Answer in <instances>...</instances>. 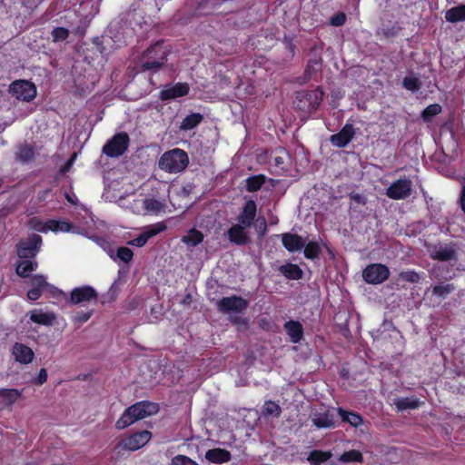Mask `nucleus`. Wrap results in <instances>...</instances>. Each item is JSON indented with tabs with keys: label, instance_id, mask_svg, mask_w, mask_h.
<instances>
[{
	"label": "nucleus",
	"instance_id": "13d9d810",
	"mask_svg": "<svg viewBox=\"0 0 465 465\" xmlns=\"http://www.w3.org/2000/svg\"><path fill=\"white\" fill-rule=\"evenodd\" d=\"M144 207L147 211H155L158 212L162 209V203L155 199H147L144 202Z\"/></svg>",
	"mask_w": 465,
	"mask_h": 465
},
{
	"label": "nucleus",
	"instance_id": "1a4fd4ad",
	"mask_svg": "<svg viewBox=\"0 0 465 465\" xmlns=\"http://www.w3.org/2000/svg\"><path fill=\"white\" fill-rule=\"evenodd\" d=\"M190 84L186 82H178L175 84H166L159 92L158 98L162 102L174 100L189 94Z\"/></svg>",
	"mask_w": 465,
	"mask_h": 465
},
{
	"label": "nucleus",
	"instance_id": "bf43d9fd",
	"mask_svg": "<svg viewBox=\"0 0 465 465\" xmlns=\"http://www.w3.org/2000/svg\"><path fill=\"white\" fill-rule=\"evenodd\" d=\"M97 243L109 254L114 261L116 259L111 244L105 239H98Z\"/></svg>",
	"mask_w": 465,
	"mask_h": 465
},
{
	"label": "nucleus",
	"instance_id": "473e14b6",
	"mask_svg": "<svg viewBox=\"0 0 465 465\" xmlns=\"http://www.w3.org/2000/svg\"><path fill=\"white\" fill-rule=\"evenodd\" d=\"M332 454L329 450H312L307 458V460L312 465H322L331 458Z\"/></svg>",
	"mask_w": 465,
	"mask_h": 465
},
{
	"label": "nucleus",
	"instance_id": "a19ab883",
	"mask_svg": "<svg viewBox=\"0 0 465 465\" xmlns=\"http://www.w3.org/2000/svg\"><path fill=\"white\" fill-rule=\"evenodd\" d=\"M303 254L306 259L315 260L321 254V247L317 242L311 241L306 245L304 244Z\"/></svg>",
	"mask_w": 465,
	"mask_h": 465
},
{
	"label": "nucleus",
	"instance_id": "aec40b11",
	"mask_svg": "<svg viewBox=\"0 0 465 465\" xmlns=\"http://www.w3.org/2000/svg\"><path fill=\"white\" fill-rule=\"evenodd\" d=\"M12 356L15 361L19 362L20 364L26 365L34 361L35 352L25 344L15 342L12 348Z\"/></svg>",
	"mask_w": 465,
	"mask_h": 465
},
{
	"label": "nucleus",
	"instance_id": "0eeeda50",
	"mask_svg": "<svg viewBox=\"0 0 465 465\" xmlns=\"http://www.w3.org/2000/svg\"><path fill=\"white\" fill-rule=\"evenodd\" d=\"M391 272L387 265L382 263H371L362 271V278L369 284H381L387 281Z\"/></svg>",
	"mask_w": 465,
	"mask_h": 465
},
{
	"label": "nucleus",
	"instance_id": "b1692460",
	"mask_svg": "<svg viewBox=\"0 0 465 465\" xmlns=\"http://www.w3.org/2000/svg\"><path fill=\"white\" fill-rule=\"evenodd\" d=\"M284 331L292 343H299L303 337V326L299 321L290 320L283 325Z\"/></svg>",
	"mask_w": 465,
	"mask_h": 465
},
{
	"label": "nucleus",
	"instance_id": "052dcab7",
	"mask_svg": "<svg viewBox=\"0 0 465 465\" xmlns=\"http://www.w3.org/2000/svg\"><path fill=\"white\" fill-rule=\"evenodd\" d=\"M461 191L460 193L459 204L465 214V176L460 178Z\"/></svg>",
	"mask_w": 465,
	"mask_h": 465
},
{
	"label": "nucleus",
	"instance_id": "5fc2aeb1",
	"mask_svg": "<svg viewBox=\"0 0 465 465\" xmlns=\"http://www.w3.org/2000/svg\"><path fill=\"white\" fill-rule=\"evenodd\" d=\"M172 465H199V464L185 455H177L174 458H173Z\"/></svg>",
	"mask_w": 465,
	"mask_h": 465
},
{
	"label": "nucleus",
	"instance_id": "37998d69",
	"mask_svg": "<svg viewBox=\"0 0 465 465\" xmlns=\"http://www.w3.org/2000/svg\"><path fill=\"white\" fill-rule=\"evenodd\" d=\"M456 287L453 283L439 284L432 287V294L436 297L445 299L450 293L453 292Z\"/></svg>",
	"mask_w": 465,
	"mask_h": 465
},
{
	"label": "nucleus",
	"instance_id": "09e8293b",
	"mask_svg": "<svg viewBox=\"0 0 465 465\" xmlns=\"http://www.w3.org/2000/svg\"><path fill=\"white\" fill-rule=\"evenodd\" d=\"M399 278L404 282L411 283H418L420 281V273L413 270L401 272L399 274Z\"/></svg>",
	"mask_w": 465,
	"mask_h": 465
},
{
	"label": "nucleus",
	"instance_id": "e2e57ef3",
	"mask_svg": "<svg viewBox=\"0 0 465 465\" xmlns=\"http://www.w3.org/2000/svg\"><path fill=\"white\" fill-rule=\"evenodd\" d=\"M47 381V371L45 369H41L39 371L38 376L36 378V382L40 385L44 384Z\"/></svg>",
	"mask_w": 465,
	"mask_h": 465
},
{
	"label": "nucleus",
	"instance_id": "c03bdc74",
	"mask_svg": "<svg viewBox=\"0 0 465 465\" xmlns=\"http://www.w3.org/2000/svg\"><path fill=\"white\" fill-rule=\"evenodd\" d=\"M262 413L265 416H274L279 418L282 414V408L280 405L272 401H266L262 406Z\"/></svg>",
	"mask_w": 465,
	"mask_h": 465
},
{
	"label": "nucleus",
	"instance_id": "6e6d98bb",
	"mask_svg": "<svg viewBox=\"0 0 465 465\" xmlns=\"http://www.w3.org/2000/svg\"><path fill=\"white\" fill-rule=\"evenodd\" d=\"M282 43L285 45V48L290 52L291 57L292 58L295 55L296 45L293 43V37L290 35H284L282 39Z\"/></svg>",
	"mask_w": 465,
	"mask_h": 465
},
{
	"label": "nucleus",
	"instance_id": "2f4dec72",
	"mask_svg": "<svg viewBox=\"0 0 465 465\" xmlns=\"http://www.w3.org/2000/svg\"><path fill=\"white\" fill-rule=\"evenodd\" d=\"M203 120V115L200 113H193L185 116L180 125L181 131H190L198 126Z\"/></svg>",
	"mask_w": 465,
	"mask_h": 465
},
{
	"label": "nucleus",
	"instance_id": "58836bf2",
	"mask_svg": "<svg viewBox=\"0 0 465 465\" xmlns=\"http://www.w3.org/2000/svg\"><path fill=\"white\" fill-rule=\"evenodd\" d=\"M339 460L343 463H351V462H363V455L360 450H351L348 451H344L339 458Z\"/></svg>",
	"mask_w": 465,
	"mask_h": 465
},
{
	"label": "nucleus",
	"instance_id": "cd10ccee",
	"mask_svg": "<svg viewBox=\"0 0 465 465\" xmlns=\"http://www.w3.org/2000/svg\"><path fill=\"white\" fill-rule=\"evenodd\" d=\"M337 412L343 422H347L354 428H358L363 424V418L355 411H349L342 408H338Z\"/></svg>",
	"mask_w": 465,
	"mask_h": 465
},
{
	"label": "nucleus",
	"instance_id": "f257e3e1",
	"mask_svg": "<svg viewBox=\"0 0 465 465\" xmlns=\"http://www.w3.org/2000/svg\"><path fill=\"white\" fill-rule=\"evenodd\" d=\"M169 54L170 49L163 45V41H157L143 53L139 64L135 66L136 72H149L150 74L159 72L166 64Z\"/></svg>",
	"mask_w": 465,
	"mask_h": 465
},
{
	"label": "nucleus",
	"instance_id": "72a5a7b5",
	"mask_svg": "<svg viewBox=\"0 0 465 465\" xmlns=\"http://www.w3.org/2000/svg\"><path fill=\"white\" fill-rule=\"evenodd\" d=\"M394 404L398 411H402L418 409L420 405V399L416 397H405L397 400Z\"/></svg>",
	"mask_w": 465,
	"mask_h": 465
},
{
	"label": "nucleus",
	"instance_id": "9b49d317",
	"mask_svg": "<svg viewBox=\"0 0 465 465\" xmlns=\"http://www.w3.org/2000/svg\"><path fill=\"white\" fill-rule=\"evenodd\" d=\"M152 433L149 430H142L132 433L120 441H118V448L121 447L128 450H137L143 447L151 439Z\"/></svg>",
	"mask_w": 465,
	"mask_h": 465
},
{
	"label": "nucleus",
	"instance_id": "ea45409f",
	"mask_svg": "<svg viewBox=\"0 0 465 465\" xmlns=\"http://www.w3.org/2000/svg\"><path fill=\"white\" fill-rule=\"evenodd\" d=\"M402 87L412 93L418 92L421 88V82L416 75L405 76L402 80Z\"/></svg>",
	"mask_w": 465,
	"mask_h": 465
},
{
	"label": "nucleus",
	"instance_id": "423d86ee",
	"mask_svg": "<svg viewBox=\"0 0 465 465\" xmlns=\"http://www.w3.org/2000/svg\"><path fill=\"white\" fill-rule=\"evenodd\" d=\"M248 307L249 301L236 294L223 297L216 302L217 310L223 314L231 312L243 314L247 311Z\"/></svg>",
	"mask_w": 465,
	"mask_h": 465
},
{
	"label": "nucleus",
	"instance_id": "c756f323",
	"mask_svg": "<svg viewBox=\"0 0 465 465\" xmlns=\"http://www.w3.org/2000/svg\"><path fill=\"white\" fill-rule=\"evenodd\" d=\"M115 178H111L110 175L105 174L104 179V192L102 198L105 202L113 203L116 198V188L114 184Z\"/></svg>",
	"mask_w": 465,
	"mask_h": 465
},
{
	"label": "nucleus",
	"instance_id": "603ef678",
	"mask_svg": "<svg viewBox=\"0 0 465 465\" xmlns=\"http://www.w3.org/2000/svg\"><path fill=\"white\" fill-rule=\"evenodd\" d=\"M134 257V252L128 247H118V260L129 262Z\"/></svg>",
	"mask_w": 465,
	"mask_h": 465
},
{
	"label": "nucleus",
	"instance_id": "4d7b16f0",
	"mask_svg": "<svg viewBox=\"0 0 465 465\" xmlns=\"http://www.w3.org/2000/svg\"><path fill=\"white\" fill-rule=\"evenodd\" d=\"M93 312H94L93 309L87 310L85 312H77L74 316V322H80V323L87 322L93 315Z\"/></svg>",
	"mask_w": 465,
	"mask_h": 465
},
{
	"label": "nucleus",
	"instance_id": "412c9836",
	"mask_svg": "<svg viewBox=\"0 0 465 465\" xmlns=\"http://www.w3.org/2000/svg\"><path fill=\"white\" fill-rule=\"evenodd\" d=\"M29 320L38 325L52 326L55 320L56 315L53 312H45L43 309H34L27 312Z\"/></svg>",
	"mask_w": 465,
	"mask_h": 465
},
{
	"label": "nucleus",
	"instance_id": "f3484780",
	"mask_svg": "<svg viewBox=\"0 0 465 465\" xmlns=\"http://www.w3.org/2000/svg\"><path fill=\"white\" fill-rule=\"evenodd\" d=\"M257 214V204L253 200H248L237 216V223L247 228L252 227Z\"/></svg>",
	"mask_w": 465,
	"mask_h": 465
},
{
	"label": "nucleus",
	"instance_id": "de8ad7c7",
	"mask_svg": "<svg viewBox=\"0 0 465 465\" xmlns=\"http://www.w3.org/2000/svg\"><path fill=\"white\" fill-rule=\"evenodd\" d=\"M35 152L33 147L29 145H24L20 147L17 153V159L23 163H27L34 159Z\"/></svg>",
	"mask_w": 465,
	"mask_h": 465
},
{
	"label": "nucleus",
	"instance_id": "7c9ffc66",
	"mask_svg": "<svg viewBox=\"0 0 465 465\" xmlns=\"http://www.w3.org/2000/svg\"><path fill=\"white\" fill-rule=\"evenodd\" d=\"M267 177L264 174H255L249 176L245 180V188L249 193H255L259 191L266 183Z\"/></svg>",
	"mask_w": 465,
	"mask_h": 465
},
{
	"label": "nucleus",
	"instance_id": "0e129e2a",
	"mask_svg": "<svg viewBox=\"0 0 465 465\" xmlns=\"http://www.w3.org/2000/svg\"><path fill=\"white\" fill-rule=\"evenodd\" d=\"M259 228H260V234L264 235L267 231V223H266V220L264 217L262 218V222L260 223Z\"/></svg>",
	"mask_w": 465,
	"mask_h": 465
},
{
	"label": "nucleus",
	"instance_id": "dca6fc26",
	"mask_svg": "<svg viewBox=\"0 0 465 465\" xmlns=\"http://www.w3.org/2000/svg\"><path fill=\"white\" fill-rule=\"evenodd\" d=\"M322 49V47H318L317 45L310 49L311 58L307 63L304 72L305 76L309 79L322 70L323 63Z\"/></svg>",
	"mask_w": 465,
	"mask_h": 465
},
{
	"label": "nucleus",
	"instance_id": "2eb2a0df",
	"mask_svg": "<svg viewBox=\"0 0 465 465\" xmlns=\"http://www.w3.org/2000/svg\"><path fill=\"white\" fill-rule=\"evenodd\" d=\"M354 136L355 129L353 125L350 123H346L340 132L331 135L330 142L332 145L338 148H344L350 143Z\"/></svg>",
	"mask_w": 465,
	"mask_h": 465
},
{
	"label": "nucleus",
	"instance_id": "6e6552de",
	"mask_svg": "<svg viewBox=\"0 0 465 465\" xmlns=\"http://www.w3.org/2000/svg\"><path fill=\"white\" fill-rule=\"evenodd\" d=\"M70 302L87 306L97 302V293L92 286L84 285L72 290L70 294Z\"/></svg>",
	"mask_w": 465,
	"mask_h": 465
},
{
	"label": "nucleus",
	"instance_id": "f704fd0d",
	"mask_svg": "<svg viewBox=\"0 0 465 465\" xmlns=\"http://www.w3.org/2000/svg\"><path fill=\"white\" fill-rule=\"evenodd\" d=\"M22 396V391L16 389H0V398L5 405L14 404Z\"/></svg>",
	"mask_w": 465,
	"mask_h": 465
},
{
	"label": "nucleus",
	"instance_id": "a18cd8bd",
	"mask_svg": "<svg viewBox=\"0 0 465 465\" xmlns=\"http://www.w3.org/2000/svg\"><path fill=\"white\" fill-rule=\"evenodd\" d=\"M49 231L58 232H68L72 230V225L62 220H49Z\"/></svg>",
	"mask_w": 465,
	"mask_h": 465
},
{
	"label": "nucleus",
	"instance_id": "338daca9",
	"mask_svg": "<svg viewBox=\"0 0 465 465\" xmlns=\"http://www.w3.org/2000/svg\"><path fill=\"white\" fill-rule=\"evenodd\" d=\"M275 162H276L277 164H279L281 163L279 158H275Z\"/></svg>",
	"mask_w": 465,
	"mask_h": 465
},
{
	"label": "nucleus",
	"instance_id": "7ed1b4c3",
	"mask_svg": "<svg viewBox=\"0 0 465 465\" xmlns=\"http://www.w3.org/2000/svg\"><path fill=\"white\" fill-rule=\"evenodd\" d=\"M324 93L320 86L312 90L297 92L294 106L305 118L314 114L323 100Z\"/></svg>",
	"mask_w": 465,
	"mask_h": 465
},
{
	"label": "nucleus",
	"instance_id": "e433bc0d",
	"mask_svg": "<svg viewBox=\"0 0 465 465\" xmlns=\"http://www.w3.org/2000/svg\"><path fill=\"white\" fill-rule=\"evenodd\" d=\"M441 106L439 104H431L428 105L420 114V117L424 123H430L432 118L441 113Z\"/></svg>",
	"mask_w": 465,
	"mask_h": 465
},
{
	"label": "nucleus",
	"instance_id": "79ce46f5",
	"mask_svg": "<svg viewBox=\"0 0 465 465\" xmlns=\"http://www.w3.org/2000/svg\"><path fill=\"white\" fill-rule=\"evenodd\" d=\"M203 241V234L202 232L192 229L187 235L183 237V242L187 245L196 246Z\"/></svg>",
	"mask_w": 465,
	"mask_h": 465
},
{
	"label": "nucleus",
	"instance_id": "39448f33",
	"mask_svg": "<svg viewBox=\"0 0 465 465\" xmlns=\"http://www.w3.org/2000/svg\"><path fill=\"white\" fill-rule=\"evenodd\" d=\"M98 163L102 169L103 179H104L105 174L110 175L111 178H115L116 134L113 135L103 147V153L99 158Z\"/></svg>",
	"mask_w": 465,
	"mask_h": 465
},
{
	"label": "nucleus",
	"instance_id": "864d4df0",
	"mask_svg": "<svg viewBox=\"0 0 465 465\" xmlns=\"http://www.w3.org/2000/svg\"><path fill=\"white\" fill-rule=\"evenodd\" d=\"M347 20V16L343 12H338L330 18V25L332 26H342Z\"/></svg>",
	"mask_w": 465,
	"mask_h": 465
},
{
	"label": "nucleus",
	"instance_id": "a878e982",
	"mask_svg": "<svg viewBox=\"0 0 465 465\" xmlns=\"http://www.w3.org/2000/svg\"><path fill=\"white\" fill-rule=\"evenodd\" d=\"M312 423L319 429L332 428L335 424L334 415L329 410L315 413L312 418Z\"/></svg>",
	"mask_w": 465,
	"mask_h": 465
},
{
	"label": "nucleus",
	"instance_id": "a211bd4d",
	"mask_svg": "<svg viewBox=\"0 0 465 465\" xmlns=\"http://www.w3.org/2000/svg\"><path fill=\"white\" fill-rule=\"evenodd\" d=\"M31 288L27 292L28 300L34 302L38 300L43 292L47 289L49 283L44 275L36 274L29 280Z\"/></svg>",
	"mask_w": 465,
	"mask_h": 465
},
{
	"label": "nucleus",
	"instance_id": "69168bd1",
	"mask_svg": "<svg viewBox=\"0 0 465 465\" xmlns=\"http://www.w3.org/2000/svg\"><path fill=\"white\" fill-rule=\"evenodd\" d=\"M66 199H67V201H68V202H70V203H74V204L75 203V202L74 201L73 197H71V196H70V195H68V194L66 195Z\"/></svg>",
	"mask_w": 465,
	"mask_h": 465
},
{
	"label": "nucleus",
	"instance_id": "4468645a",
	"mask_svg": "<svg viewBox=\"0 0 465 465\" xmlns=\"http://www.w3.org/2000/svg\"><path fill=\"white\" fill-rule=\"evenodd\" d=\"M166 228L167 226L163 222H160L151 226H148L144 229V231L142 233L129 241L128 243L133 246L143 247L147 243L150 238L165 231Z\"/></svg>",
	"mask_w": 465,
	"mask_h": 465
},
{
	"label": "nucleus",
	"instance_id": "6ab92c4d",
	"mask_svg": "<svg viewBox=\"0 0 465 465\" xmlns=\"http://www.w3.org/2000/svg\"><path fill=\"white\" fill-rule=\"evenodd\" d=\"M246 229L248 228L242 224H232L227 231V237L229 241L238 246L248 244L251 242V239Z\"/></svg>",
	"mask_w": 465,
	"mask_h": 465
},
{
	"label": "nucleus",
	"instance_id": "bb28decb",
	"mask_svg": "<svg viewBox=\"0 0 465 465\" xmlns=\"http://www.w3.org/2000/svg\"><path fill=\"white\" fill-rule=\"evenodd\" d=\"M278 271L288 280H300L303 275L300 266L292 262L281 265Z\"/></svg>",
	"mask_w": 465,
	"mask_h": 465
},
{
	"label": "nucleus",
	"instance_id": "c85d7f7f",
	"mask_svg": "<svg viewBox=\"0 0 465 465\" xmlns=\"http://www.w3.org/2000/svg\"><path fill=\"white\" fill-rule=\"evenodd\" d=\"M445 19L451 24L465 22V5H459L447 10Z\"/></svg>",
	"mask_w": 465,
	"mask_h": 465
},
{
	"label": "nucleus",
	"instance_id": "49530a36",
	"mask_svg": "<svg viewBox=\"0 0 465 465\" xmlns=\"http://www.w3.org/2000/svg\"><path fill=\"white\" fill-rule=\"evenodd\" d=\"M49 220L48 221H41L36 217H33L28 222V226L31 230L37 231L40 232H49Z\"/></svg>",
	"mask_w": 465,
	"mask_h": 465
},
{
	"label": "nucleus",
	"instance_id": "f03ea898",
	"mask_svg": "<svg viewBox=\"0 0 465 465\" xmlns=\"http://www.w3.org/2000/svg\"><path fill=\"white\" fill-rule=\"evenodd\" d=\"M159 411V405L149 401H138L128 407L118 419V429H124L134 424L135 421L156 414Z\"/></svg>",
	"mask_w": 465,
	"mask_h": 465
},
{
	"label": "nucleus",
	"instance_id": "4be33fe9",
	"mask_svg": "<svg viewBox=\"0 0 465 465\" xmlns=\"http://www.w3.org/2000/svg\"><path fill=\"white\" fill-rule=\"evenodd\" d=\"M281 237L283 247L290 252H300L304 247V241L299 234L284 232Z\"/></svg>",
	"mask_w": 465,
	"mask_h": 465
},
{
	"label": "nucleus",
	"instance_id": "5701e85b",
	"mask_svg": "<svg viewBox=\"0 0 465 465\" xmlns=\"http://www.w3.org/2000/svg\"><path fill=\"white\" fill-rule=\"evenodd\" d=\"M205 459L213 464H223L232 460V454L229 450L222 448L210 449L205 452Z\"/></svg>",
	"mask_w": 465,
	"mask_h": 465
},
{
	"label": "nucleus",
	"instance_id": "f8f14e48",
	"mask_svg": "<svg viewBox=\"0 0 465 465\" xmlns=\"http://www.w3.org/2000/svg\"><path fill=\"white\" fill-rule=\"evenodd\" d=\"M412 182L408 178H400L387 189L386 195L392 200H404L411 194Z\"/></svg>",
	"mask_w": 465,
	"mask_h": 465
},
{
	"label": "nucleus",
	"instance_id": "3c124183",
	"mask_svg": "<svg viewBox=\"0 0 465 465\" xmlns=\"http://www.w3.org/2000/svg\"><path fill=\"white\" fill-rule=\"evenodd\" d=\"M129 142V135L125 132L118 133V157L126 152Z\"/></svg>",
	"mask_w": 465,
	"mask_h": 465
},
{
	"label": "nucleus",
	"instance_id": "20e7f679",
	"mask_svg": "<svg viewBox=\"0 0 465 465\" xmlns=\"http://www.w3.org/2000/svg\"><path fill=\"white\" fill-rule=\"evenodd\" d=\"M189 164L187 153L180 148L166 151L159 159V168L169 173H178L186 169Z\"/></svg>",
	"mask_w": 465,
	"mask_h": 465
},
{
	"label": "nucleus",
	"instance_id": "c9c22d12",
	"mask_svg": "<svg viewBox=\"0 0 465 465\" xmlns=\"http://www.w3.org/2000/svg\"><path fill=\"white\" fill-rule=\"evenodd\" d=\"M38 264L31 260H24L16 266V273L21 277H27L28 274L36 270Z\"/></svg>",
	"mask_w": 465,
	"mask_h": 465
},
{
	"label": "nucleus",
	"instance_id": "680f3d73",
	"mask_svg": "<svg viewBox=\"0 0 465 465\" xmlns=\"http://www.w3.org/2000/svg\"><path fill=\"white\" fill-rule=\"evenodd\" d=\"M76 156H77L76 153H74L72 154L71 158L67 161V163L63 167H61V169H60L61 173L64 174L70 171L71 167L73 166V164L76 159Z\"/></svg>",
	"mask_w": 465,
	"mask_h": 465
},
{
	"label": "nucleus",
	"instance_id": "9d476101",
	"mask_svg": "<svg viewBox=\"0 0 465 465\" xmlns=\"http://www.w3.org/2000/svg\"><path fill=\"white\" fill-rule=\"evenodd\" d=\"M10 93L18 100L30 102L36 96L35 85L25 80H17L11 84Z\"/></svg>",
	"mask_w": 465,
	"mask_h": 465
},
{
	"label": "nucleus",
	"instance_id": "4c0bfd02",
	"mask_svg": "<svg viewBox=\"0 0 465 465\" xmlns=\"http://www.w3.org/2000/svg\"><path fill=\"white\" fill-rule=\"evenodd\" d=\"M228 320L231 322V324L236 328L238 331H245L249 329V317H243L241 315H230L228 317Z\"/></svg>",
	"mask_w": 465,
	"mask_h": 465
},
{
	"label": "nucleus",
	"instance_id": "393cba45",
	"mask_svg": "<svg viewBox=\"0 0 465 465\" xmlns=\"http://www.w3.org/2000/svg\"><path fill=\"white\" fill-rule=\"evenodd\" d=\"M431 258L440 262H449L455 260L457 257L456 250L451 245H439L435 246L432 252Z\"/></svg>",
	"mask_w": 465,
	"mask_h": 465
},
{
	"label": "nucleus",
	"instance_id": "8fccbe9b",
	"mask_svg": "<svg viewBox=\"0 0 465 465\" xmlns=\"http://www.w3.org/2000/svg\"><path fill=\"white\" fill-rule=\"evenodd\" d=\"M51 35L53 42H63L68 38L69 30L64 27H55L52 30Z\"/></svg>",
	"mask_w": 465,
	"mask_h": 465
},
{
	"label": "nucleus",
	"instance_id": "ddd939ff",
	"mask_svg": "<svg viewBox=\"0 0 465 465\" xmlns=\"http://www.w3.org/2000/svg\"><path fill=\"white\" fill-rule=\"evenodd\" d=\"M42 243L41 236L33 234L27 240L17 245V254L20 258L27 259L35 256Z\"/></svg>",
	"mask_w": 465,
	"mask_h": 465
}]
</instances>
